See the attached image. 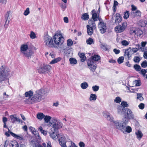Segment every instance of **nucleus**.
<instances>
[{
    "instance_id": "cd10ccee",
    "label": "nucleus",
    "mask_w": 147,
    "mask_h": 147,
    "mask_svg": "<svg viewBox=\"0 0 147 147\" xmlns=\"http://www.w3.org/2000/svg\"><path fill=\"white\" fill-rule=\"evenodd\" d=\"M129 50L131 51V48L130 47H129L128 49H127L125 50L124 54V56H126V58H128V60L129 59L130 57V53L129 51Z\"/></svg>"
},
{
    "instance_id": "bf43d9fd",
    "label": "nucleus",
    "mask_w": 147,
    "mask_h": 147,
    "mask_svg": "<svg viewBox=\"0 0 147 147\" xmlns=\"http://www.w3.org/2000/svg\"><path fill=\"white\" fill-rule=\"evenodd\" d=\"M138 107L140 109H143L144 108L145 105L143 103H141L138 105Z\"/></svg>"
},
{
    "instance_id": "473e14b6",
    "label": "nucleus",
    "mask_w": 147,
    "mask_h": 147,
    "mask_svg": "<svg viewBox=\"0 0 147 147\" xmlns=\"http://www.w3.org/2000/svg\"><path fill=\"white\" fill-rule=\"evenodd\" d=\"M44 116L43 113H38L36 115L37 118L40 120H41L43 118L44 119Z\"/></svg>"
},
{
    "instance_id": "c85d7f7f",
    "label": "nucleus",
    "mask_w": 147,
    "mask_h": 147,
    "mask_svg": "<svg viewBox=\"0 0 147 147\" xmlns=\"http://www.w3.org/2000/svg\"><path fill=\"white\" fill-rule=\"evenodd\" d=\"M78 55L81 58V61L82 62H84L86 58L85 54L83 53H79Z\"/></svg>"
},
{
    "instance_id": "a19ab883",
    "label": "nucleus",
    "mask_w": 147,
    "mask_h": 147,
    "mask_svg": "<svg viewBox=\"0 0 147 147\" xmlns=\"http://www.w3.org/2000/svg\"><path fill=\"white\" fill-rule=\"evenodd\" d=\"M97 98V96L96 94H92L90 95V96L89 98L90 100H96Z\"/></svg>"
},
{
    "instance_id": "2eb2a0df",
    "label": "nucleus",
    "mask_w": 147,
    "mask_h": 147,
    "mask_svg": "<svg viewBox=\"0 0 147 147\" xmlns=\"http://www.w3.org/2000/svg\"><path fill=\"white\" fill-rule=\"evenodd\" d=\"M91 14L92 17L90 18V19L97 21L98 20V18L99 15L97 14L95 9H94L92 11Z\"/></svg>"
},
{
    "instance_id": "338daca9",
    "label": "nucleus",
    "mask_w": 147,
    "mask_h": 147,
    "mask_svg": "<svg viewBox=\"0 0 147 147\" xmlns=\"http://www.w3.org/2000/svg\"><path fill=\"white\" fill-rule=\"evenodd\" d=\"M136 16H140L141 14V13L139 10H137L135 13Z\"/></svg>"
},
{
    "instance_id": "13d9d810",
    "label": "nucleus",
    "mask_w": 147,
    "mask_h": 147,
    "mask_svg": "<svg viewBox=\"0 0 147 147\" xmlns=\"http://www.w3.org/2000/svg\"><path fill=\"white\" fill-rule=\"evenodd\" d=\"M30 13L29 9L28 8H26L24 13V15L25 16L28 15Z\"/></svg>"
},
{
    "instance_id": "3c124183",
    "label": "nucleus",
    "mask_w": 147,
    "mask_h": 147,
    "mask_svg": "<svg viewBox=\"0 0 147 147\" xmlns=\"http://www.w3.org/2000/svg\"><path fill=\"white\" fill-rule=\"evenodd\" d=\"M118 4V3L117 1H114V4L113 8V11L114 12L116 10V6Z\"/></svg>"
},
{
    "instance_id": "0e129e2a",
    "label": "nucleus",
    "mask_w": 147,
    "mask_h": 147,
    "mask_svg": "<svg viewBox=\"0 0 147 147\" xmlns=\"http://www.w3.org/2000/svg\"><path fill=\"white\" fill-rule=\"evenodd\" d=\"M113 51L116 54H119L120 52V50L118 49H114L113 50Z\"/></svg>"
},
{
    "instance_id": "4d7b16f0",
    "label": "nucleus",
    "mask_w": 147,
    "mask_h": 147,
    "mask_svg": "<svg viewBox=\"0 0 147 147\" xmlns=\"http://www.w3.org/2000/svg\"><path fill=\"white\" fill-rule=\"evenodd\" d=\"M99 87L98 86L95 85L92 87V89L94 91L96 92L98 91Z\"/></svg>"
},
{
    "instance_id": "6ab92c4d",
    "label": "nucleus",
    "mask_w": 147,
    "mask_h": 147,
    "mask_svg": "<svg viewBox=\"0 0 147 147\" xmlns=\"http://www.w3.org/2000/svg\"><path fill=\"white\" fill-rule=\"evenodd\" d=\"M33 53H34L32 50H30L28 51H26V52L23 54L24 57H26L28 59H29L31 58V56Z\"/></svg>"
},
{
    "instance_id": "69168bd1",
    "label": "nucleus",
    "mask_w": 147,
    "mask_h": 147,
    "mask_svg": "<svg viewBox=\"0 0 147 147\" xmlns=\"http://www.w3.org/2000/svg\"><path fill=\"white\" fill-rule=\"evenodd\" d=\"M61 6L62 10L64 11L66 8V4H62Z\"/></svg>"
},
{
    "instance_id": "bb28decb",
    "label": "nucleus",
    "mask_w": 147,
    "mask_h": 147,
    "mask_svg": "<svg viewBox=\"0 0 147 147\" xmlns=\"http://www.w3.org/2000/svg\"><path fill=\"white\" fill-rule=\"evenodd\" d=\"M122 20V18L119 13H117L116 14V18L115 22L116 23H119Z\"/></svg>"
},
{
    "instance_id": "a878e982",
    "label": "nucleus",
    "mask_w": 147,
    "mask_h": 147,
    "mask_svg": "<svg viewBox=\"0 0 147 147\" xmlns=\"http://www.w3.org/2000/svg\"><path fill=\"white\" fill-rule=\"evenodd\" d=\"M33 95V92L32 91L30 90L26 92L25 93V96L26 97H28L29 98H31V97Z\"/></svg>"
},
{
    "instance_id": "8fccbe9b",
    "label": "nucleus",
    "mask_w": 147,
    "mask_h": 147,
    "mask_svg": "<svg viewBox=\"0 0 147 147\" xmlns=\"http://www.w3.org/2000/svg\"><path fill=\"white\" fill-rule=\"evenodd\" d=\"M141 66L144 68H146L147 67V61L146 60H145L143 61L141 64Z\"/></svg>"
},
{
    "instance_id": "39448f33",
    "label": "nucleus",
    "mask_w": 147,
    "mask_h": 147,
    "mask_svg": "<svg viewBox=\"0 0 147 147\" xmlns=\"http://www.w3.org/2000/svg\"><path fill=\"white\" fill-rule=\"evenodd\" d=\"M44 42L45 46L51 48H55L53 38L48 35L46 34L44 36Z\"/></svg>"
},
{
    "instance_id": "4be33fe9",
    "label": "nucleus",
    "mask_w": 147,
    "mask_h": 147,
    "mask_svg": "<svg viewBox=\"0 0 147 147\" xmlns=\"http://www.w3.org/2000/svg\"><path fill=\"white\" fill-rule=\"evenodd\" d=\"M103 115L105 118H107L108 120L111 121L113 120V118L110 115V114L108 112H104L103 113Z\"/></svg>"
},
{
    "instance_id": "dca6fc26",
    "label": "nucleus",
    "mask_w": 147,
    "mask_h": 147,
    "mask_svg": "<svg viewBox=\"0 0 147 147\" xmlns=\"http://www.w3.org/2000/svg\"><path fill=\"white\" fill-rule=\"evenodd\" d=\"M100 57L96 55H94L91 58H89L88 60L90 61H91L92 62H94L96 63V61H98L100 59Z\"/></svg>"
},
{
    "instance_id": "f257e3e1",
    "label": "nucleus",
    "mask_w": 147,
    "mask_h": 147,
    "mask_svg": "<svg viewBox=\"0 0 147 147\" xmlns=\"http://www.w3.org/2000/svg\"><path fill=\"white\" fill-rule=\"evenodd\" d=\"M45 94V92L43 89L37 90L34 96L31 98H28L26 101V102L28 104H32L40 102L44 98V95Z\"/></svg>"
},
{
    "instance_id": "c756f323",
    "label": "nucleus",
    "mask_w": 147,
    "mask_h": 147,
    "mask_svg": "<svg viewBox=\"0 0 147 147\" xmlns=\"http://www.w3.org/2000/svg\"><path fill=\"white\" fill-rule=\"evenodd\" d=\"M89 18V15L88 13H84L81 16V18L84 20H88Z\"/></svg>"
},
{
    "instance_id": "58836bf2",
    "label": "nucleus",
    "mask_w": 147,
    "mask_h": 147,
    "mask_svg": "<svg viewBox=\"0 0 147 147\" xmlns=\"http://www.w3.org/2000/svg\"><path fill=\"white\" fill-rule=\"evenodd\" d=\"M51 118V117L49 116L45 115L44 119L46 123H48L50 121Z\"/></svg>"
},
{
    "instance_id": "a18cd8bd",
    "label": "nucleus",
    "mask_w": 147,
    "mask_h": 147,
    "mask_svg": "<svg viewBox=\"0 0 147 147\" xmlns=\"http://www.w3.org/2000/svg\"><path fill=\"white\" fill-rule=\"evenodd\" d=\"M137 99H139L140 101H142L144 100V98L142 97V94L141 93H138L137 94Z\"/></svg>"
},
{
    "instance_id": "4c0bfd02",
    "label": "nucleus",
    "mask_w": 147,
    "mask_h": 147,
    "mask_svg": "<svg viewBox=\"0 0 147 147\" xmlns=\"http://www.w3.org/2000/svg\"><path fill=\"white\" fill-rule=\"evenodd\" d=\"M86 42L88 44L90 45L94 44V40L91 38L90 37L86 40Z\"/></svg>"
},
{
    "instance_id": "864d4df0",
    "label": "nucleus",
    "mask_w": 147,
    "mask_h": 147,
    "mask_svg": "<svg viewBox=\"0 0 147 147\" xmlns=\"http://www.w3.org/2000/svg\"><path fill=\"white\" fill-rule=\"evenodd\" d=\"M30 36V38L32 39H34L36 37L35 33L32 31L31 32Z\"/></svg>"
},
{
    "instance_id": "f704fd0d",
    "label": "nucleus",
    "mask_w": 147,
    "mask_h": 147,
    "mask_svg": "<svg viewBox=\"0 0 147 147\" xmlns=\"http://www.w3.org/2000/svg\"><path fill=\"white\" fill-rule=\"evenodd\" d=\"M147 72V69H142L140 70V71L139 72L140 74L142 75L144 77H145L146 74Z\"/></svg>"
},
{
    "instance_id": "b1692460",
    "label": "nucleus",
    "mask_w": 147,
    "mask_h": 147,
    "mask_svg": "<svg viewBox=\"0 0 147 147\" xmlns=\"http://www.w3.org/2000/svg\"><path fill=\"white\" fill-rule=\"evenodd\" d=\"M10 133L11 135L14 138L20 140H23V137L22 136L18 135L12 132H10Z\"/></svg>"
},
{
    "instance_id": "393cba45",
    "label": "nucleus",
    "mask_w": 147,
    "mask_h": 147,
    "mask_svg": "<svg viewBox=\"0 0 147 147\" xmlns=\"http://www.w3.org/2000/svg\"><path fill=\"white\" fill-rule=\"evenodd\" d=\"M10 117L11 118V122L13 123H14L16 121L19 122L20 121V119L16 117H15L13 115H11L10 116Z\"/></svg>"
},
{
    "instance_id": "79ce46f5",
    "label": "nucleus",
    "mask_w": 147,
    "mask_h": 147,
    "mask_svg": "<svg viewBox=\"0 0 147 147\" xmlns=\"http://www.w3.org/2000/svg\"><path fill=\"white\" fill-rule=\"evenodd\" d=\"M10 147H19V145L17 142L14 141L12 142Z\"/></svg>"
},
{
    "instance_id": "a211bd4d",
    "label": "nucleus",
    "mask_w": 147,
    "mask_h": 147,
    "mask_svg": "<svg viewBox=\"0 0 147 147\" xmlns=\"http://www.w3.org/2000/svg\"><path fill=\"white\" fill-rule=\"evenodd\" d=\"M28 47L27 44H23L20 48V51L21 53L23 54L27 51L28 49Z\"/></svg>"
},
{
    "instance_id": "412c9836",
    "label": "nucleus",
    "mask_w": 147,
    "mask_h": 147,
    "mask_svg": "<svg viewBox=\"0 0 147 147\" xmlns=\"http://www.w3.org/2000/svg\"><path fill=\"white\" fill-rule=\"evenodd\" d=\"M86 27L87 28V32L88 34L89 35H91L93 33L94 29V28L90 27V26L88 25H87L86 26Z\"/></svg>"
},
{
    "instance_id": "f3484780",
    "label": "nucleus",
    "mask_w": 147,
    "mask_h": 147,
    "mask_svg": "<svg viewBox=\"0 0 147 147\" xmlns=\"http://www.w3.org/2000/svg\"><path fill=\"white\" fill-rule=\"evenodd\" d=\"M57 131H54L52 132V130H51V131L49 132L50 134V136L53 139H56V137L58 138L59 137V135L57 134Z\"/></svg>"
},
{
    "instance_id": "c9c22d12",
    "label": "nucleus",
    "mask_w": 147,
    "mask_h": 147,
    "mask_svg": "<svg viewBox=\"0 0 147 147\" xmlns=\"http://www.w3.org/2000/svg\"><path fill=\"white\" fill-rule=\"evenodd\" d=\"M80 86L82 89H85L88 87V85L87 82H84L81 84Z\"/></svg>"
},
{
    "instance_id": "680f3d73",
    "label": "nucleus",
    "mask_w": 147,
    "mask_h": 147,
    "mask_svg": "<svg viewBox=\"0 0 147 147\" xmlns=\"http://www.w3.org/2000/svg\"><path fill=\"white\" fill-rule=\"evenodd\" d=\"M135 84L136 86H140L141 85L140 81L139 80H136Z\"/></svg>"
},
{
    "instance_id": "6e6d98bb",
    "label": "nucleus",
    "mask_w": 147,
    "mask_h": 147,
    "mask_svg": "<svg viewBox=\"0 0 147 147\" xmlns=\"http://www.w3.org/2000/svg\"><path fill=\"white\" fill-rule=\"evenodd\" d=\"M121 98L118 96L114 100V101L117 103H119L121 101Z\"/></svg>"
},
{
    "instance_id": "7ed1b4c3",
    "label": "nucleus",
    "mask_w": 147,
    "mask_h": 147,
    "mask_svg": "<svg viewBox=\"0 0 147 147\" xmlns=\"http://www.w3.org/2000/svg\"><path fill=\"white\" fill-rule=\"evenodd\" d=\"M127 124L128 122L126 120L125 121H113V125L115 128L122 132L125 131V127L127 125Z\"/></svg>"
},
{
    "instance_id": "6e6552de",
    "label": "nucleus",
    "mask_w": 147,
    "mask_h": 147,
    "mask_svg": "<svg viewBox=\"0 0 147 147\" xmlns=\"http://www.w3.org/2000/svg\"><path fill=\"white\" fill-rule=\"evenodd\" d=\"M127 24L126 22H124L121 25L117 26L115 28V30L117 33H119L123 32L126 28Z\"/></svg>"
},
{
    "instance_id": "603ef678",
    "label": "nucleus",
    "mask_w": 147,
    "mask_h": 147,
    "mask_svg": "<svg viewBox=\"0 0 147 147\" xmlns=\"http://www.w3.org/2000/svg\"><path fill=\"white\" fill-rule=\"evenodd\" d=\"M124 60V57H123L121 56L119 57L117 59V62L119 64L122 63Z\"/></svg>"
},
{
    "instance_id": "423d86ee",
    "label": "nucleus",
    "mask_w": 147,
    "mask_h": 147,
    "mask_svg": "<svg viewBox=\"0 0 147 147\" xmlns=\"http://www.w3.org/2000/svg\"><path fill=\"white\" fill-rule=\"evenodd\" d=\"M52 121V124L54 131H57L59 129L62 128L63 124L60 122L59 119L57 118H54Z\"/></svg>"
},
{
    "instance_id": "ea45409f",
    "label": "nucleus",
    "mask_w": 147,
    "mask_h": 147,
    "mask_svg": "<svg viewBox=\"0 0 147 147\" xmlns=\"http://www.w3.org/2000/svg\"><path fill=\"white\" fill-rule=\"evenodd\" d=\"M100 46V47L102 48L104 50L105 49V51L108 50V46L106 44L101 43Z\"/></svg>"
},
{
    "instance_id": "09e8293b",
    "label": "nucleus",
    "mask_w": 147,
    "mask_h": 147,
    "mask_svg": "<svg viewBox=\"0 0 147 147\" xmlns=\"http://www.w3.org/2000/svg\"><path fill=\"white\" fill-rule=\"evenodd\" d=\"M121 105V106L124 108L128 107L129 105L127 102L124 101H122Z\"/></svg>"
},
{
    "instance_id": "de8ad7c7",
    "label": "nucleus",
    "mask_w": 147,
    "mask_h": 147,
    "mask_svg": "<svg viewBox=\"0 0 147 147\" xmlns=\"http://www.w3.org/2000/svg\"><path fill=\"white\" fill-rule=\"evenodd\" d=\"M134 68L136 71H140L141 68L139 65L138 64H135L134 66Z\"/></svg>"
},
{
    "instance_id": "1a4fd4ad",
    "label": "nucleus",
    "mask_w": 147,
    "mask_h": 147,
    "mask_svg": "<svg viewBox=\"0 0 147 147\" xmlns=\"http://www.w3.org/2000/svg\"><path fill=\"white\" fill-rule=\"evenodd\" d=\"M125 113L123 114L125 118L127 119H133L134 118V115L131 111L129 109L126 108Z\"/></svg>"
},
{
    "instance_id": "37998d69",
    "label": "nucleus",
    "mask_w": 147,
    "mask_h": 147,
    "mask_svg": "<svg viewBox=\"0 0 147 147\" xmlns=\"http://www.w3.org/2000/svg\"><path fill=\"white\" fill-rule=\"evenodd\" d=\"M124 18L125 19H127L129 17V12L128 11H126L124 12Z\"/></svg>"
},
{
    "instance_id": "5fc2aeb1",
    "label": "nucleus",
    "mask_w": 147,
    "mask_h": 147,
    "mask_svg": "<svg viewBox=\"0 0 147 147\" xmlns=\"http://www.w3.org/2000/svg\"><path fill=\"white\" fill-rule=\"evenodd\" d=\"M140 61V59L138 57L135 56L134 58V61L135 63H139Z\"/></svg>"
},
{
    "instance_id": "ddd939ff",
    "label": "nucleus",
    "mask_w": 147,
    "mask_h": 147,
    "mask_svg": "<svg viewBox=\"0 0 147 147\" xmlns=\"http://www.w3.org/2000/svg\"><path fill=\"white\" fill-rule=\"evenodd\" d=\"M61 138H58L59 144L61 147H67L66 145V139L65 137L63 136H61Z\"/></svg>"
},
{
    "instance_id": "774afa93",
    "label": "nucleus",
    "mask_w": 147,
    "mask_h": 147,
    "mask_svg": "<svg viewBox=\"0 0 147 147\" xmlns=\"http://www.w3.org/2000/svg\"><path fill=\"white\" fill-rule=\"evenodd\" d=\"M69 147H77V146L73 142H71V145Z\"/></svg>"
},
{
    "instance_id": "9d476101",
    "label": "nucleus",
    "mask_w": 147,
    "mask_h": 147,
    "mask_svg": "<svg viewBox=\"0 0 147 147\" xmlns=\"http://www.w3.org/2000/svg\"><path fill=\"white\" fill-rule=\"evenodd\" d=\"M98 28L100 33L103 34L106 32L107 27L106 24L104 22H100L98 24Z\"/></svg>"
},
{
    "instance_id": "20e7f679",
    "label": "nucleus",
    "mask_w": 147,
    "mask_h": 147,
    "mask_svg": "<svg viewBox=\"0 0 147 147\" xmlns=\"http://www.w3.org/2000/svg\"><path fill=\"white\" fill-rule=\"evenodd\" d=\"M10 70L6 69L3 65L0 68V83L4 81L7 76L9 74Z\"/></svg>"
},
{
    "instance_id": "7c9ffc66",
    "label": "nucleus",
    "mask_w": 147,
    "mask_h": 147,
    "mask_svg": "<svg viewBox=\"0 0 147 147\" xmlns=\"http://www.w3.org/2000/svg\"><path fill=\"white\" fill-rule=\"evenodd\" d=\"M132 131V129L131 127L129 126H126L125 127V131H123L122 132L124 133L125 132H126L128 133H130Z\"/></svg>"
},
{
    "instance_id": "4468645a",
    "label": "nucleus",
    "mask_w": 147,
    "mask_h": 147,
    "mask_svg": "<svg viewBox=\"0 0 147 147\" xmlns=\"http://www.w3.org/2000/svg\"><path fill=\"white\" fill-rule=\"evenodd\" d=\"M10 13V11H8L5 15V24H4V27L5 28V29L6 30L7 28L8 27V25L9 24V23L10 22V20H9L8 21V22L7 21L8 19V18L9 17V14Z\"/></svg>"
},
{
    "instance_id": "f8f14e48",
    "label": "nucleus",
    "mask_w": 147,
    "mask_h": 147,
    "mask_svg": "<svg viewBox=\"0 0 147 147\" xmlns=\"http://www.w3.org/2000/svg\"><path fill=\"white\" fill-rule=\"evenodd\" d=\"M117 111L118 113L120 115H123L125 113L126 108H123L120 105H118L117 107Z\"/></svg>"
},
{
    "instance_id": "72a5a7b5",
    "label": "nucleus",
    "mask_w": 147,
    "mask_h": 147,
    "mask_svg": "<svg viewBox=\"0 0 147 147\" xmlns=\"http://www.w3.org/2000/svg\"><path fill=\"white\" fill-rule=\"evenodd\" d=\"M69 61L71 65H75L77 63V60L74 58H70L69 59Z\"/></svg>"
},
{
    "instance_id": "2f4dec72",
    "label": "nucleus",
    "mask_w": 147,
    "mask_h": 147,
    "mask_svg": "<svg viewBox=\"0 0 147 147\" xmlns=\"http://www.w3.org/2000/svg\"><path fill=\"white\" fill-rule=\"evenodd\" d=\"M61 59V57H58L53 59L50 63V64H52L57 63L58 62L60 61Z\"/></svg>"
},
{
    "instance_id": "aec40b11",
    "label": "nucleus",
    "mask_w": 147,
    "mask_h": 147,
    "mask_svg": "<svg viewBox=\"0 0 147 147\" xmlns=\"http://www.w3.org/2000/svg\"><path fill=\"white\" fill-rule=\"evenodd\" d=\"M96 21V20L91 19L88 21V23L89 24L88 25L90 26V27L94 28V29H96V26L95 24Z\"/></svg>"
},
{
    "instance_id": "0eeeda50",
    "label": "nucleus",
    "mask_w": 147,
    "mask_h": 147,
    "mask_svg": "<svg viewBox=\"0 0 147 147\" xmlns=\"http://www.w3.org/2000/svg\"><path fill=\"white\" fill-rule=\"evenodd\" d=\"M51 67L49 65L43 64L38 69V72L40 74H45L49 71Z\"/></svg>"
},
{
    "instance_id": "052dcab7",
    "label": "nucleus",
    "mask_w": 147,
    "mask_h": 147,
    "mask_svg": "<svg viewBox=\"0 0 147 147\" xmlns=\"http://www.w3.org/2000/svg\"><path fill=\"white\" fill-rule=\"evenodd\" d=\"M121 44L123 45L127 46L129 45L128 42L126 40H123L121 42Z\"/></svg>"
},
{
    "instance_id": "49530a36",
    "label": "nucleus",
    "mask_w": 147,
    "mask_h": 147,
    "mask_svg": "<svg viewBox=\"0 0 147 147\" xmlns=\"http://www.w3.org/2000/svg\"><path fill=\"white\" fill-rule=\"evenodd\" d=\"M73 42L71 39H69L67 40V45L68 46L71 47L73 44Z\"/></svg>"
},
{
    "instance_id": "e2e57ef3",
    "label": "nucleus",
    "mask_w": 147,
    "mask_h": 147,
    "mask_svg": "<svg viewBox=\"0 0 147 147\" xmlns=\"http://www.w3.org/2000/svg\"><path fill=\"white\" fill-rule=\"evenodd\" d=\"M79 145L80 147H85V144L82 142H80L79 143Z\"/></svg>"
},
{
    "instance_id": "c03bdc74",
    "label": "nucleus",
    "mask_w": 147,
    "mask_h": 147,
    "mask_svg": "<svg viewBox=\"0 0 147 147\" xmlns=\"http://www.w3.org/2000/svg\"><path fill=\"white\" fill-rule=\"evenodd\" d=\"M38 131H40L45 136L47 134V131L45 130H44L42 127L40 126L39 127L38 129Z\"/></svg>"
},
{
    "instance_id": "5701e85b",
    "label": "nucleus",
    "mask_w": 147,
    "mask_h": 147,
    "mask_svg": "<svg viewBox=\"0 0 147 147\" xmlns=\"http://www.w3.org/2000/svg\"><path fill=\"white\" fill-rule=\"evenodd\" d=\"M131 34L134 33L137 36H140L142 33V32L141 30H132L131 31Z\"/></svg>"
},
{
    "instance_id": "e433bc0d",
    "label": "nucleus",
    "mask_w": 147,
    "mask_h": 147,
    "mask_svg": "<svg viewBox=\"0 0 147 147\" xmlns=\"http://www.w3.org/2000/svg\"><path fill=\"white\" fill-rule=\"evenodd\" d=\"M135 134L137 136V138L138 139H141L143 136L142 133L141 131L139 130L136 132Z\"/></svg>"
},
{
    "instance_id": "9b49d317",
    "label": "nucleus",
    "mask_w": 147,
    "mask_h": 147,
    "mask_svg": "<svg viewBox=\"0 0 147 147\" xmlns=\"http://www.w3.org/2000/svg\"><path fill=\"white\" fill-rule=\"evenodd\" d=\"M87 63L90 70L92 72H94L97 67L96 63L88 60L87 61Z\"/></svg>"
},
{
    "instance_id": "f03ea898",
    "label": "nucleus",
    "mask_w": 147,
    "mask_h": 147,
    "mask_svg": "<svg viewBox=\"0 0 147 147\" xmlns=\"http://www.w3.org/2000/svg\"><path fill=\"white\" fill-rule=\"evenodd\" d=\"M55 48H58L63 44L64 39L61 33L55 34L53 36Z\"/></svg>"
}]
</instances>
